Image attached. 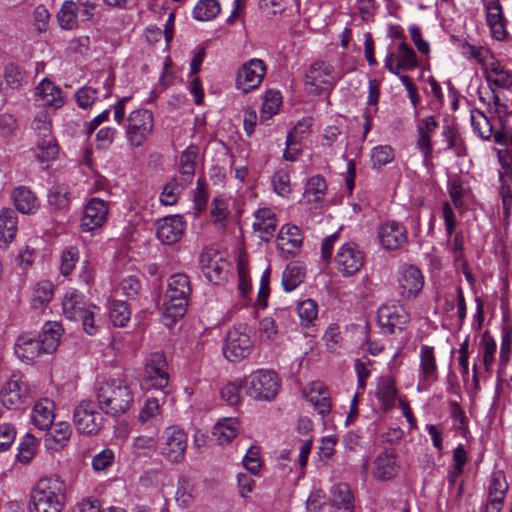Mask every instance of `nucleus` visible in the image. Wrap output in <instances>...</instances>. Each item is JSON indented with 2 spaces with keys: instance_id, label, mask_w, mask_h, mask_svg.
<instances>
[{
  "instance_id": "f257e3e1",
  "label": "nucleus",
  "mask_w": 512,
  "mask_h": 512,
  "mask_svg": "<svg viewBox=\"0 0 512 512\" xmlns=\"http://www.w3.org/2000/svg\"><path fill=\"white\" fill-rule=\"evenodd\" d=\"M66 485L57 476L42 477L30 493V512H61L65 505Z\"/></svg>"
},
{
  "instance_id": "f03ea898",
  "label": "nucleus",
  "mask_w": 512,
  "mask_h": 512,
  "mask_svg": "<svg viewBox=\"0 0 512 512\" xmlns=\"http://www.w3.org/2000/svg\"><path fill=\"white\" fill-rule=\"evenodd\" d=\"M190 294L191 285L186 274L177 273L169 278L162 304V321L165 326L172 327L185 315Z\"/></svg>"
},
{
  "instance_id": "7ed1b4c3",
  "label": "nucleus",
  "mask_w": 512,
  "mask_h": 512,
  "mask_svg": "<svg viewBox=\"0 0 512 512\" xmlns=\"http://www.w3.org/2000/svg\"><path fill=\"white\" fill-rule=\"evenodd\" d=\"M133 400V392L123 379H112L102 383L97 391L100 409L112 416H118L128 411Z\"/></svg>"
},
{
  "instance_id": "20e7f679",
  "label": "nucleus",
  "mask_w": 512,
  "mask_h": 512,
  "mask_svg": "<svg viewBox=\"0 0 512 512\" xmlns=\"http://www.w3.org/2000/svg\"><path fill=\"white\" fill-rule=\"evenodd\" d=\"M247 395L255 400H272L278 393L280 379L272 370L259 369L243 380Z\"/></svg>"
},
{
  "instance_id": "39448f33",
  "label": "nucleus",
  "mask_w": 512,
  "mask_h": 512,
  "mask_svg": "<svg viewBox=\"0 0 512 512\" xmlns=\"http://www.w3.org/2000/svg\"><path fill=\"white\" fill-rule=\"evenodd\" d=\"M254 341L247 324L233 326L226 335L223 355L230 362H238L246 358L252 351Z\"/></svg>"
},
{
  "instance_id": "423d86ee",
  "label": "nucleus",
  "mask_w": 512,
  "mask_h": 512,
  "mask_svg": "<svg viewBox=\"0 0 512 512\" xmlns=\"http://www.w3.org/2000/svg\"><path fill=\"white\" fill-rule=\"evenodd\" d=\"M336 82L333 66L322 60L313 62L304 75L305 90L311 95L331 91Z\"/></svg>"
},
{
  "instance_id": "0eeeda50",
  "label": "nucleus",
  "mask_w": 512,
  "mask_h": 512,
  "mask_svg": "<svg viewBox=\"0 0 512 512\" xmlns=\"http://www.w3.org/2000/svg\"><path fill=\"white\" fill-rule=\"evenodd\" d=\"M154 118L151 111L137 109L132 111L126 124V139L133 148L141 147L152 133Z\"/></svg>"
},
{
  "instance_id": "6e6552de",
  "label": "nucleus",
  "mask_w": 512,
  "mask_h": 512,
  "mask_svg": "<svg viewBox=\"0 0 512 512\" xmlns=\"http://www.w3.org/2000/svg\"><path fill=\"white\" fill-rule=\"evenodd\" d=\"M187 448V434L178 426L164 429L159 441L160 454L171 463H181Z\"/></svg>"
},
{
  "instance_id": "1a4fd4ad",
  "label": "nucleus",
  "mask_w": 512,
  "mask_h": 512,
  "mask_svg": "<svg viewBox=\"0 0 512 512\" xmlns=\"http://www.w3.org/2000/svg\"><path fill=\"white\" fill-rule=\"evenodd\" d=\"M30 388L22 375L13 374L0 391V400L7 409H20L30 399Z\"/></svg>"
},
{
  "instance_id": "9d476101",
  "label": "nucleus",
  "mask_w": 512,
  "mask_h": 512,
  "mask_svg": "<svg viewBox=\"0 0 512 512\" xmlns=\"http://www.w3.org/2000/svg\"><path fill=\"white\" fill-rule=\"evenodd\" d=\"M73 422L79 433L95 435L102 428L103 417L93 401L83 400L74 408Z\"/></svg>"
},
{
  "instance_id": "9b49d317",
  "label": "nucleus",
  "mask_w": 512,
  "mask_h": 512,
  "mask_svg": "<svg viewBox=\"0 0 512 512\" xmlns=\"http://www.w3.org/2000/svg\"><path fill=\"white\" fill-rule=\"evenodd\" d=\"M364 252L354 242H346L341 245L335 256L337 270L345 277L358 272L364 265Z\"/></svg>"
},
{
  "instance_id": "f8f14e48",
  "label": "nucleus",
  "mask_w": 512,
  "mask_h": 512,
  "mask_svg": "<svg viewBox=\"0 0 512 512\" xmlns=\"http://www.w3.org/2000/svg\"><path fill=\"white\" fill-rule=\"evenodd\" d=\"M377 237L382 248L396 251L408 242V230L399 221L387 220L378 226Z\"/></svg>"
},
{
  "instance_id": "ddd939ff",
  "label": "nucleus",
  "mask_w": 512,
  "mask_h": 512,
  "mask_svg": "<svg viewBox=\"0 0 512 512\" xmlns=\"http://www.w3.org/2000/svg\"><path fill=\"white\" fill-rule=\"evenodd\" d=\"M378 323L384 333L393 334L402 331L410 320L405 307L399 303L382 305L378 309Z\"/></svg>"
},
{
  "instance_id": "4468645a",
  "label": "nucleus",
  "mask_w": 512,
  "mask_h": 512,
  "mask_svg": "<svg viewBox=\"0 0 512 512\" xmlns=\"http://www.w3.org/2000/svg\"><path fill=\"white\" fill-rule=\"evenodd\" d=\"M167 361L162 353L156 352L146 359L144 367V382L149 388L162 391L169 383Z\"/></svg>"
},
{
  "instance_id": "2eb2a0df",
  "label": "nucleus",
  "mask_w": 512,
  "mask_h": 512,
  "mask_svg": "<svg viewBox=\"0 0 512 512\" xmlns=\"http://www.w3.org/2000/svg\"><path fill=\"white\" fill-rule=\"evenodd\" d=\"M267 67L263 60L252 58L243 63L238 70L236 85L247 93L260 86L266 74Z\"/></svg>"
},
{
  "instance_id": "dca6fc26",
  "label": "nucleus",
  "mask_w": 512,
  "mask_h": 512,
  "mask_svg": "<svg viewBox=\"0 0 512 512\" xmlns=\"http://www.w3.org/2000/svg\"><path fill=\"white\" fill-rule=\"evenodd\" d=\"M199 264L202 273L209 282L220 284L225 279L228 263L216 250L212 248L204 249L200 254Z\"/></svg>"
},
{
  "instance_id": "f3484780",
  "label": "nucleus",
  "mask_w": 512,
  "mask_h": 512,
  "mask_svg": "<svg viewBox=\"0 0 512 512\" xmlns=\"http://www.w3.org/2000/svg\"><path fill=\"white\" fill-rule=\"evenodd\" d=\"M108 217V205L104 200L94 197L84 207L80 221L83 232H92L103 226Z\"/></svg>"
},
{
  "instance_id": "a211bd4d",
  "label": "nucleus",
  "mask_w": 512,
  "mask_h": 512,
  "mask_svg": "<svg viewBox=\"0 0 512 512\" xmlns=\"http://www.w3.org/2000/svg\"><path fill=\"white\" fill-rule=\"evenodd\" d=\"M186 229V221L181 215L166 216L156 223V236L164 245H172L181 240Z\"/></svg>"
},
{
  "instance_id": "6ab92c4d",
  "label": "nucleus",
  "mask_w": 512,
  "mask_h": 512,
  "mask_svg": "<svg viewBox=\"0 0 512 512\" xmlns=\"http://www.w3.org/2000/svg\"><path fill=\"white\" fill-rule=\"evenodd\" d=\"M398 470L397 453L393 448H387L375 458L372 473L376 479L387 481L393 479Z\"/></svg>"
},
{
  "instance_id": "aec40b11",
  "label": "nucleus",
  "mask_w": 512,
  "mask_h": 512,
  "mask_svg": "<svg viewBox=\"0 0 512 512\" xmlns=\"http://www.w3.org/2000/svg\"><path fill=\"white\" fill-rule=\"evenodd\" d=\"M424 285V276L421 271L413 266L408 265L402 268L399 277L400 294L406 298H414L422 290Z\"/></svg>"
},
{
  "instance_id": "412c9836",
  "label": "nucleus",
  "mask_w": 512,
  "mask_h": 512,
  "mask_svg": "<svg viewBox=\"0 0 512 512\" xmlns=\"http://www.w3.org/2000/svg\"><path fill=\"white\" fill-rule=\"evenodd\" d=\"M508 490V483L504 474L496 472L492 474L488 484L487 512H500Z\"/></svg>"
},
{
  "instance_id": "4be33fe9",
  "label": "nucleus",
  "mask_w": 512,
  "mask_h": 512,
  "mask_svg": "<svg viewBox=\"0 0 512 512\" xmlns=\"http://www.w3.org/2000/svg\"><path fill=\"white\" fill-rule=\"evenodd\" d=\"M483 69L490 89H507L512 86L511 72L505 69L494 56H490V60L485 63Z\"/></svg>"
},
{
  "instance_id": "5701e85b",
  "label": "nucleus",
  "mask_w": 512,
  "mask_h": 512,
  "mask_svg": "<svg viewBox=\"0 0 512 512\" xmlns=\"http://www.w3.org/2000/svg\"><path fill=\"white\" fill-rule=\"evenodd\" d=\"M419 360V385L436 381L438 378V367L434 348L428 345H421Z\"/></svg>"
},
{
  "instance_id": "b1692460",
  "label": "nucleus",
  "mask_w": 512,
  "mask_h": 512,
  "mask_svg": "<svg viewBox=\"0 0 512 512\" xmlns=\"http://www.w3.org/2000/svg\"><path fill=\"white\" fill-rule=\"evenodd\" d=\"M302 235L300 229L295 225H284L277 237V246L280 252L285 256L294 255L302 245Z\"/></svg>"
},
{
  "instance_id": "393cba45",
  "label": "nucleus",
  "mask_w": 512,
  "mask_h": 512,
  "mask_svg": "<svg viewBox=\"0 0 512 512\" xmlns=\"http://www.w3.org/2000/svg\"><path fill=\"white\" fill-rule=\"evenodd\" d=\"M331 512H354L355 498L346 483H339L331 488Z\"/></svg>"
},
{
  "instance_id": "a878e982",
  "label": "nucleus",
  "mask_w": 512,
  "mask_h": 512,
  "mask_svg": "<svg viewBox=\"0 0 512 512\" xmlns=\"http://www.w3.org/2000/svg\"><path fill=\"white\" fill-rule=\"evenodd\" d=\"M306 398L321 417L324 418L330 413L332 407L330 393L322 382H312L309 385Z\"/></svg>"
},
{
  "instance_id": "bb28decb",
  "label": "nucleus",
  "mask_w": 512,
  "mask_h": 512,
  "mask_svg": "<svg viewBox=\"0 0 512 512\" xmlns=\"http://www.w3.org/2000/svg\"><path fill=\"white\" fill-rule=\"evenodd\" d=\"M41 347L37 337L32 334H23L17 338L14 351L21 361L31 363L44 353Z\"/></svg>"
},
{
  "instance_id": "cd10ccee",
  "label": "nucleus",
  "mask_w": 512,
  "mask_h": 512,
  "mask_svg": "<svg viewBox=\"0 0 512 512\" xmlns=\"http://www.w3.org/2000/svg\"><path fill=\"white\" fill-rule=\"evenodd\" d=\"M55 405L48 398L37 401L31 411V421L39 430L51 428L55 418Z\"/></svg>"
},
{
  "instance_id": "c85d7f7f",
  "label": "nucleus",
  "mask_w": 512,
  "mask_h": 512,
  "mask_svg": "<svg viewBox=\"0 0 512 512\" xmlns=\"http://www.w3.org/2000/svg\"><path fill=\"white\" fill-rule=\"evenodd\" d=\"M486 21L495 39H505L507 35L505 29L506 20L498 0H494L486 5Z\"/></svg>"
},
{
  "instance_id": "c756f323",
  "label": "nucleus",
  "mask_w": 512,
  "mask_h": 512,
  "mask_svg": "<svg viewBox=\"0 0 512 512\" xmlns=\"http://www.w3.org/2000/svg\"><path fill=\"white\" fill-rule=\"evenodd\" d=\"M89 308L85 303L83 295L77 290L68 291L62 301L63 314L70 321H79L80 317Z\"/></svg>"
},
{
  "instance_id": "7c9ffc66",
  "label": "nucleus",
  "mask_w": 512,
  "mask_h": 512,
  "mask_svg": "<svg viewBox=\"0 0 512 512\" xmlns=\"http://www.w3.org/2000/svg\"><path fill=\"white\" fill-rule=\"evenodd\" d=\"M253 229L262 240L268 242L276 231V215L270 208H259L255 214Z\"/></svg>"
},
{
  "instance_id": "2f4dec72",
  "label": "nucleus",
  "mask_w": 512,
  "mask_h": 512,
  "mask_svg": "<svg viewBox=\"0 0 512 512\" xmlns=\"http://www.w3.org/2000/svg\"><path fill=\"white\" fill-rule=\"evenodd\" d=\"M375 395L383 411L391 410L397 398L395 381L389 376L381 377L378 381Z\"/></svg>"
},
{
  "instance_id": "473e14b6",
  "label": "nucleus",
  "mask_w": 512,
  "mask_h": 512,
  "mask_svg": "<svg viewBox=\"0 0 512 512\" xmlns=\"http://www.w3.org/2000/svg\"><path fill=\"white\" fill-rule=\"evenodd\" d=\"M36 94L43 101V105L60 108L64 104L62 90L48 78H44L36 87Z\"/></svg>"
},
{
  "instance_id": "72a5a7b5",
  "label": "nucleus",
  "mask_w": 512,
  "mask_h": 512,
  "mask_svg": "<svg viewBox=\"0 0 512 512\" xmlns=\"http://www.w3.org/2000/svg\"><path fill=\"white\" fill-rule=\"evenodd\" d=\"M12 199L16 209L22 214H33L39 207L36 195L25 186L15 188Z\"/></svg>"
},
{
  "instance_id": "f704fd0d",
  "label": "nucleus",
  "mask_w": 512,
  "mask_h": 512,
  "mask_svg": "<svg viewBox=\"0 0 512 512\" xmlns=\"http://www.w3.org/2000/svg\"><path fill=\"white\" fill-rule=\"evenodd\" d=\"M61 332L62 327L58 322L44 324L41 334L37 337L44 353H52L57 349Z\"/></svg>"
},
{
  "instance_id": "c9c22d12",
  "label": "nucleus",
  "mask_w": 512,
  "mask_h": 512,
  "mask_svg": "<svg viewBox=\"0 0 512 512\" xmlns=\"http://www.w3.org/2000/svg\"><path fill=\"white\" fill-rule=\"evenodd\" d=\"M198 148L195 145L188 146L181 154L179 160V172L184 184H190L195 174Z\"/></svg>"
},
{
  "instance_id": "e433bc0d",
  "label": "nucleus",
  "mask_w": 512,
  "mask_h": 512,
  "mask_svg": "<svg viewBox=\"0 0 512 512\" xmlns=\"http://www.w3.org/2000/svg\"><path fill=\"white\" fill-rule=\"evenodd\" d=\"M3 78L7 87L20 90L28 83L26 71L14 62H8L3 68Z\"/></svg>"
},
{
  "instance_id": "4c0bfd02",
  "label": "nucleus",
  "mask_w": 512,
  "mask_h": 512,
  "mask_svg": "<svg viewBox=\"0 0 512 512\" xmlns=\"http://www.w3.org/2000/svg\"><path fill=\"white\" fill-rule=\"evenodd\" d=\"M54 287L48 280L38 282L32 292L31 305L36 310H42L53 298Z\"/></svg>"
},
{
  "instance_id": "58836bf2",
  "label": "nucleus",
  "mask_w": 512,
  "mask_h": 512,
  "mask_svg": "<svg viewBox=\"0 0 512 512\" xmlns=\"http://www.w3.org/2000/svg\"><path fill=\"white\" fill-rule=\"evenodd\" d=\"M17 233V215L10 208L0 211V238L5 242H11Z\"/></svg>"
},
{
  "instance_id": "ea45409f",
  "label": "nucleus",
  "mask_w": 512,
  "mask_h": 512,
  "mask_svg": "<svg viewBox=\"0 0 512 512\" xmlns=\"http://www.w3.org/2000/svg\"><path fill=\"white\" fill-rule=\"evenodd\" d=\"M304 278V268L297 263H290L283 271L282 286L286 292H291L304 281Z\"/></svg>"
},
{
  "instance_id": "a19ab883",
  "label": "nucleus",
  "mask_w": 512,
  "mask_h": 512,
  "mask_svg": "<svg viewBox=\"0 0 512 512\" xmlns=\"http://www.w3.org/2000/svg\"><path fill=\"white\" fill-rule=\"evenodd\" d=\"M78 7L72 0H66L57 13L59 25L64 30H72L78 25Z\"/></svg>"
},
{
  "instance_id": "79ce46f5",
  "label": "nucleus",
  "mask_w": 512,
  "mask_h": 512,
  "mask_svg": "<svg viewBox=\"0 0 512 512\" xmlns=\"http://www.w3.org/2000/svg\"><path fill=\"white\" fill-rule=\"evenodd\" d=\"M213 434L221 445L230 443L238 434L237 420L228 418L219 421L214 427Z\"/></svg>"
},
{
  "instance_id": "37998d69",
  "label": "nucleus",
  "mask_w": 512,
  "mask_h": 512,
  "mask_svg": "<svg viewBox=\"0 0 512 512\" xmlns=\"http://www.w3.org/2000/svg\"><path fill=\"white\" fill-rule=\"evenodd\" d=\"M187 185L188 184H184L182 180H178L177 178L170 179V181L165 184L161 192V204L165 206H172L176 204L182 191Z\"/></svg>"
},
{
  "instance_id": "c03bdc74",
  "label": "nucleus",
  "mask_w": 512,
  "mask_h": 512,
  "mask_svg": "<svg viewBox=\"0 0 512 512\" xmlns=\"http://www.w3.org/2000/svg\"><path fill=\"white\" fill-rule=\"evenodd\" d=\"M218 0H199L193 9V17L199 21H209L220 13Z\"/></svg>"
},
{
  "instance_id": "a18cd8bd",
  "label": "nucleus",
  "mask_w": 512,
  "mask_h": 512,
  "mask_svg": "<svg viewBox=\"0 0 512 512\" xmlns=\"http://www.w3.org/2000/svg\"><path fill=\"white\" fill-rule=\"evenodd\" d=\"M59 146L55 137L45 138L43 140H36V158L44 163L50 162L57 158Z\"/></svg>"
},
{
  "instance_id": "49530a36",
  "label": "nucleus",
  "mask_w": 512,
  "mask_h": 512,
  "mask_svg": "<svg viewBox=\"0 0 512 512\" xmlns=\"http://www.w3.org/2000/svg\"><path fill=\"white\" fill-rule=\"evenodd\" d=\"M327 190L325 179L321 175L310 177L305 185L304 195L310 202L318 203L322 201Z\"/></svg>"
},
{
  "instance_id": "de8ad7c7",
  "label": "nucleus",
  "mask_w": 512,
  "mask_h": 512,
  "mask_svg": "<svg viewBox=\"0 0 512 512\" xmlns=\"http://www.w3.org/2000/svg\"><path fill=\"white\" fill-rule=\"evenodd\" d=\"M395 158V151L390 145H378L372 148L370 161L373 169L380 170L382 167L392 163Z\"/></svg>"
},
{
  "instance_id": "09e8293b",
  "label": "nucleus",
  "mask_w": 512,
  "mask_h": 512,
  "mask_svg": "<svg viewBox=\"0 0 512 512\" xmlns=\"http://www.w3.org/2000/svg\"><path fill=\"white\" fill-rule=\"evenodd\" d=\"M471 125L474 132L483 139H489L493 134V126L488 117L478 109L471 111Z\"/></svg>"
},
{
  "instance_id": "8fccbe9b",
  "label": "nucleus",
  "mask_w": 512,
  "mask_h": 512,
  "mask_svg": "<svg viewBox=\"0 0 512 512\" xmlns=\"http://www.w3.org/2000/svg\"><path fill=\"white\" fill-rule=\"evenodd\" d=\"M37 446V439L32 434L27 433L19 443L16 455L18 462L22 464L30 463L35 456Z\"/></svg>"
},
{
  "instance_id": "3c124183",
  "label": "nucleus",
  "mask_w": 512,
  "mask_h": 512,
  "mask_svg": "<svg viewBox=\"0 0 512 512\" xmlns=\"http://www.w3.org/2000/svg\"><path fill=\"white\" fill-rule=\"evenodd\" d=\"M281 104V93L277 90H268L264 96L261 118L270 119L278 112Z\"/></svg>"
},
{
  "instance_id": "603ef678",
  "label": "nucleus",
  "mask_w": 512,
  "mask_h": 512,
  "mask_svg": "<svg viewBox=\"0 0 512 512\" xmlns=\"http://www.w3.org/2000/svg\"><path fill=\"white\" fill-rule=\"evenodd\" d=\"M461 53L464 57L467 59H473L476 62L480 63L485 66V63H487L490 60V53L489 50L483 46H476L473 44H470L467 41H464L461 43Z\"/></svg>"
},
{
  "instance_id": "864d4df0",
  "label": "nucleus",
  "mask_w": 512,
  "mask_h": 512,
  "mask_svg": "<svg viewBox=\"0 0 512 512\" xmlns=\"http://www.w3.org/2000/svg\"><path fill=\"white\" fill-rule=\"evenodd\" d=\"M109 316L115 326L123 327L131 317L128 304L124 301H114L110 306Z\"/></svg>"
},
{
  "instance_id": "5fc2aeb1",
  "label": "nucleus",
  "mask_w": 512,
  "mask_h": 512,
  "mask_svg": "<svg viewBox=\"0 0 512 512\" xmlns=\"http://www.w3.org/2000/svg\"><path fill=\"white\" fill-rule=\"evenodd\" d=\"M32 129L36 135V140L54 137L51 129V119L46 112H39L33 122Z\"/></svg>"
},
{
  "instance_id": "6e6d98bb",
  "label": "nucleus",
  "mask_w": 512,
  "mask_h": 512,
  "mask_svg": "<svg viewBox=\"0 0 512 512\" xmlns=\"http://www.w3.org/2000/svg\"><path fill=\"white\" fill-rule=\"evenodd\" d=\"M297 313L301 324L304 326H309L317 318L318 305L313 299H305L298 304Z\"/></svg>"
},
{
  "instance_id": "4d7b16f0",
  "label": "nucleus",
  "mask_w": 512,
  "mask_h": 512,
  "mask_svg": "<svg viewBox=\"0 0 512 512\" xmlns=\"http://www.w3.org/2000/svg\"><path fill=\"white\" fill-rule=\"evenodd\" d=\"M79 261V250L75 246L65 248L60 257V273L68 276L72 273L76 263Z\"/></svg>"
},
{
  "instance_id": "13d9d810",
  "label": "nucleus",
  "mask_w": 512,
  "mask_h": 512,
  "mask_svg": "<svg viewBox=\"0 0 512 512\" xmlns=\"http://www.w3.org/2000/svg\"><path fill=\"white\" fill-rule=\"evenodd\" d=\"M480 348L485 369L489 370L494 362L497 345L494 338L487 331L482 334Z\"/></svg>"
},
{
  "instance_id": "bf43d9fd",
  "label": "nucleus",
  "mask_w": 512,
  "mask_h": 512,
  "mask_svg": "<svg viewBox=\"0 0 512 512\" xmlns=\"http://www.w3.org/2000/svg\"><path fill=\"white\" fill-rule=\"evenodd\" d=\"M300 125H295L293 130L287 135L286 138V149L283 153V158L286 161L294 162L297 160L298 155L300 154V138L297 137L298 129Z\"/></svg>"
},
{
  "instance_id": "052dcab7",
  "label": "nucleus",
  "mask_w": 512,
  "mask_h": 512,
  "mask_svg": "<svg viewBox=\"0 0 512 512\" xmlns=\"http://www.w3.org/2000/svg\"><path fill=\"white\" fill-rule=\"evenodd\" d=\"M398 67L401 70H412L417 66L415 51L402 41L398 46Z\"/></svg>"
},
{
  "instance_id": "680f3d73",
  "label": "nucleus",
  "mask_w": 512,
  "mask_h": 512,
  "mask_svg": "<svg viewBox=\"0 0 512 512\" xmlns=\"http://www.w3.org/2000/svg\"><path fill=\"white\" fill-rule=\"evenodd\" d=\"M259 336L263 341L273 343L278 336V325L273 317H264L259 321Z\"/></svg>"
},
{
  "instance_id": "e2e57ef3",
  "label": "nucleus",
  "mask_w": 512,
  "mask_h": 512,
  "mask_svg": "<svg viewBox=\"0 0 512 512\" xmlns=\"http://www.w3.org/2000/svg\"><path fill=\"white\" fill-rule=\"evenodd\" d=\"M498 161L501 165L499 178L502 182L512 180V151L508 148L497 150Z\"/></svg>"
},
{
  "instance_id": "0e129e2a",
  "label": "nucleus",
  "mask_w": 512,
  "mask_h": 512,
  "mask_svg": "<svg viewBox=\"0 0 512 512\" xmlns=\"http://www.w3.org/2000/svg\"><path fill=\"white\" fill-rule=\"evenodd\" d=\"M71 434V426L65 421L55 423L50 431L51 439L57 447H63L69 441Z\"/></svg>"
},
{
  "instance_id": "69168bd1",
  "label": "nucleus",
  "mask_w": 512,
  "mask_h": 512,
  "mask_svg": "<svg viewBox=\"0 0 512 512\" xmlns=\"http://www.w3.org/2000/svg\"><path fill=\"white\" fill-rule=\"evenodd\" d=\"M48 201L52 206L57 209H64L69 205L70 198L67 187L65 186H54L48 195Z\"/></svg>"
},
{
  "instance_id": "338daca9",
  "label": "nucleus",
  "mask_w": 512,
  "mask_h": 512,
  "mask_svg": "<svg viewBox=\"0 0 512 512\" xmlns=\"http://www.w3.org/2000/svg\"><path fill=\"white\" fill-rule=\"evenodd\" d=\"M161 408L159 399L156 397H148L144 403L143 408L141 409L139 413V421L141 423H146L150 421L153 418H156L158 415H160Z\"/></svg>"
},
{
  "instance_id": "774afa93",
  "label": "nucleus",
  "mask_w": 512,
  "mask_h": 512,
  "mask_svg": "<svg viewBox=\"0 0 512 512\" xmlns=\"http://www.w3.org/2000/svg\"><path fill=\"white\" fill-rule=\"evenodd\" d=\"M114 459V451L110 448H105L93 457L92 468L96 472L105 471L114 463Z\"/></svg>"
}]
</instances>
